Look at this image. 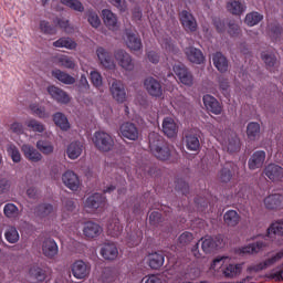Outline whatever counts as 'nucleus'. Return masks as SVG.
Instances as JSON below:
<instances>
[{
	"mask_svg": "<svg viewBox=\"0 0 283 283\" xmlns=\"http://www.w3.org/2000/svg\"><path fill=\"white\" fill-rule=\"evenodd\" d=\"M149 151L161 161H166L170 156L169 144L157 133H149Z\"/></svg>",
	"mask_w": 283,
	"mask_h": 283,
	"instance_id": "1",
	"label": "nucleus"
},
{
	"mask_svg": "<svg viewBox=\"0 0 283 283\" xmlns=\"http://www.w3.org/2000/svg\"><path fill=\"white\" fill-rule=\"evenodd\" d=\"M94 146L98 151L108 153L114 148V139L104 132L94 133Z\"/></svg>",
	"mask_w": 283,
	"mask_h": 283,
	"instance_id": "2",
	"label": "nucleus"
},
{
	"mask_svg": "<svg viewBox=\"0 0 283 283\" xmlns=\"http://www.w3.org/2000/svg\"><path fill=\"white\" fill-rule=\"evenodd\" d=\"M91 273V265L83 260H76L71 264V275L76 280H86Z\"/></svg>",
	"mask_w": 283,
	"mask_h": 283,
	"instance_id": "3",
	"label": "nucleus"
},
{
	"mask_svg": "<svg viewBox=\"0 0 283 283\" xmlns=\"http://www.w3.org/2000/svg\"><path fill=\"white\" fill-rule=\"evenodd\" d=\"M226 245L222 234H218L214 238L207 237L202 240L201 248L205 254H210L213 250L221 249Z\"/></svg>",
	"mask_w": 283,
	"mask_h": 283,
	"instance_id": "4",
	"label": "nucleus"
},
{
	"mask_svg": "<svg viewBox=\"0 0 283 283\" xmlns=\"http://www.w3.org/2000/svg\"><path fill=\"white\" fill-rule=\"evenodd\" d=\"M265 247H269V242H266L265 239H261L260 241H255L254 243L235 249V254L253 255V254H256V253L263 251V249H265Z\"/></svg>",
	"mask_w": 283,
	"mask_h": 283,
	"instance_id": "5",
	"label": "nucleus"
},
{
	"mask_svg": "<svg viewBox=\"0 0 283 283\" xmlns=\"http://www.w3.org/2000/svg\"><path fill=\"white\" fill-rule=\"evenodd\" d=\"M124 42L126 43V48L134 52L142 50V39L139 34L132 29L124 30Z\"/></svg>",
	"mask_w": 283,
	"mask_h": 283,
	"instance_id": "6",
	"label": "nucleus"
},
{
	"mask_svg": "<svg viewBox=\"0 0 283 283\" xmlns=\"http://www.w3.org/2000/svg\"><path fill=\"white\" fill-rule=\"evenodd\" d=\"M172 71L179 83L187 87L192 86V73H189L185 64L178 62L172 66Z\"/></svg>",
	"mask_w": 283,
	"mask_h": 283,
	"instance_id": "7",
	"label": "nucleus"
},
{
	"mask_svg": "<svg viewBox=\"0 0 283 283\" xmlns=\"http://www.w3.org/2000/svg\"><path fill=\"white\" fill-rule=\"evenodd\" d=\"M281 259H283V252L273 254V256L265 259L261 263H255L253 265L248 266V272L258 273L264 271L265 269H269L273 266V264H275L276 262L281 261Z\"/></svg>",
	"mask_w": 283,
	"mask_h": 283,
	"instance_id": "8",
	"label": "nucleus"
},
{
	"mask_svg": "<svg viewBox=\"0 0 283 283\" xmlns=\"http://www.w3.org/2000/svg\"><path fill=\"white\" fill-rule=\"evenodd\" d=\"M114 60H116V63L119 64V67H122L124 71H134V61L132 60V55H129V53H126V51L116 50V52L114 53Z\"/></svg>",
	"mask_w": 283,
	"mask_h": 283,
	"instance_id": "9",
	"label": "nucleus"
},
{
	"mask_svg": "<svg viewBox=\"0 0 283 283\" xmlns=\"http://www.w3.org/2000/svg\"><path fill=\"white\" fill-rule=\"evenodd\" d=\"M48 95H51V98L61 105H69V103H71V96L69 93H65V91L62 88L55 87L53 85L48 86Z\"/></svg>",
	"mask_w": 283,
	"mask_h": 283,
	"instance_id": "10",
	"label": "nucleus"
},
{
	"mask_svg": "<svg viewBox=\"0 0 283 283\" xmlns=\"http://www.w3.org/2000/svg\"><path fill=\"white\" fill-rule=\"evenodd\" d=\"M263 175H265V178H269V180L279 182L283 179V168L275 164H269V166H265L263 169Z\"/></svg>",
	"mask_w": 283,
	"mask_h": 283,
	"instance_id": "11",
	"label": "nucleus"
},
{
	"mask_svg": "<svg viewBox=\"0 0 283 283\" xmlns=\"http://www.w3.org/2000/svg\"><path fill=\"white\" fill-rule=\"evenodd\" d=\"M144 90H147V94L151 97H161V84H159V81L154 77H147L144 80Z\"/></svg>",
	"mask_w": 283,
	"mask_h": 283,
	"instance_id": "12",
	"label": "nucleus"
},
{
	"mask_svg": "<svg viewBox=\"0 0 283 283\" xmlns=\"http://www.w3.org/2000/svg\"><path fill=\"white\" fill-rule=\"evenodd\" d=\"M20 151H22V156L30 163H40V160H43V153L36 150L33 146L22 145Z\"/></svg>",
	"mask_w": 283,
	"mask_h": 283,
	"instance_id": "13",
	"label": "nucleus"
},
{
	"mask_svg": "<svg viewBox=\"0 0 283 283\" xmlns=\"http://www.w3.org/2000/svg\"><path fill=\"white\" fill-rule=\"evenodd\" d=\"M179 23L182 24V28L187 32L197 31V21L195 20L192 13H189L188 11H182L179 13Z\"/></svg>",
	"mask_w": 283,
	"mask_h": 283,
	"instance_id": "14",
	"label": "nucleus"
},
{
	"mask_svg": "<svg viewBox=\"0 0 283 283\" xmlns=\"http://www.w3.org/2000/svg\"><path fill=\"white\" fill-rule=\"evenodd\" d=\"M119 133L122 134V137L128 140L135 142L136 139H139V130L133 123L127 122L122 124Z\"/></svg>",
	"mask_w": 283,
	"mask_h": 283,
	"instance_id": "15",
	"label": "nucleus"
},
{
	"mask_svg": "<svg viewBox=\"0 0 283 283\" xmlns=\"http://www.w3.org/2000/svg\"><path fill=\"white\" fill-rule=\"evenodd\" d=\"M105 205L106 198L104 197V195L94 193L86 198L85 208L95 211L97 209L104 208Z\"/></svg>",
	"mask_w": 283,
	"mask_h": 283,
	"instance_id": "16",
	"label": "nucleus"
},
{
	"mask_svg": "<svg viewBox=\"0 0 283 283\" xmlns=\"http://www.w3.org/2000/svg\"><path fill=\"white\" fill-rule=\"evenodd\" d=\"M263 163H265V151L255 150L251 158L248 159V169L256 170L263 167Z\"/></svg>",
	"mask_w": 283,
	"mask_h": 283,
	"instance_id": "17",
	"label": "nucleus"
},
{
	"mask_svg": "<svg viewBox=\"0 0 283 283\" xmlns=\"http://www.w3.org/2000/svg\"><path fill=\"white\" fill-rule=\"evenodd\" d=\"M265 209L280 210L283 209V195L274 193L263 199Z\"/></svg>",
	"mask_w": 283,
	"mask_h": 283,
	"instance_id": "18",
	"label": "nucleus"
},
{
	"mask_svg": "<svg viewBox=\"0 0 283 283\" xmlns=\"http://www.w3.org/2000/svg\"><path fill=\"white\" fill-rule=\"evenodd\" d=\"M202 104L205 105V109H208L211 114L220 115V113H222V106H220L218 99L211 95H203Z\"/></svg>",
	"mask_w": 283,
	"mask_h": 283,
	"instance_id": "19",
	"label": "nucleus"
},
{
	"mask_svg": "<svg viewBox=\"0 0 283 283\" xmlns=\"http://www.w3.org/2000/svg\"><path fill=\"white\" fill-rule=\"evenodd\" d=\"M61 180L63 181V186H66V188H69L71 191L78 190V176L73 171L63 172Z\"/></svg>",
	"mask_w": 283,
	"mask_h": 283,
	"instance_id": "20",
	"label": "nucleus"
},
{
	"mask_svg": "<svg viewBox=\"0 0 283 283\" xmlns=\"http://www.w3.org/2000/svg\"><path fill=\"white\" fill-rule=\"evenodd\" d=\"M112 96L116 103H124L126 102V92L124 91V84L122 81L114 80L112 83Z\"/></svg>",
	"mask_w": 283,
	"mask_h": 283,
	"instance_id": "21",
	"label": "nucleus"
},
{
	"mask_svg": "<svg viewBox=\"0 0 283 283\" xmlns=\"http://www.w3.org/2000/svg\"><path fill=\"white\" fill-rule=\"evenodd\" d=\"M96 56L98 57V62L102 63L104 69L112 70L114 69V61H112V53H108L104 48L96 49Z\"/></svg>",
	"mask_w": 283,
	"mask_h": 283,
	"instance_id": "22",
	"label": "nucleus"
},
{
	"mask_svg": "<svg viewBox=\"0 0 283 283\" xmlns=\"http://www.w3.org/2000/svg\"><path fill=\"white\" fill-rule=\"evenodd\" d=\"M102 258L108 262H113L118 256V250L116 249V244L114 243H104L102 247V251H99Z\"/></svg>",
	"mask_w": 283,
	"mask_h": 283,
	"instance_id": "23",
	"label": "nucleus"
},
{
	"mask_svg": "<svg viewBox=\"0 0 283 283\" xmlns=\"http://www.w3.org/2000/svg\"><path fill=\"white\" fill-rule=\"evenodd\" d=\"M161 133H165V136L169 138L177 136V124L175 123V119L165 117V119L161 120Z\"/></svg>",
	"mask_w": 283,
	"mask_h": 283,
	"instance_id": "24",
	"label": "nucleus"
},
{
	"mask_svg": "<svg viewBox=\"0 0 283 283\" xmlns=\"http://www.w3.org/2000/svg\"><path fill=\"white\" fill-rule=\"evenodd\" d=\"M43 255L48 259H53L59 255V244L53 239H45L43 241Z\"/></svg>",
	"mask_w": 283,
	"mask_h": 283,
	"instance_id": "25",
	"label": "nucleus"
},
{
	"mask_svg": "<svg viewBox=\"0 0 283 283\" xmlns=\"http://www.w3.org/2000/svg\"><path fill=\"white\" fill-rule=\"evenodd\" d=\"M185 55L187 56V61H190L197 65L202 64V62L205 61V56H202V51L192 46L185 49Z\"/></svg>",
	"mask_w": 283,
	"mask_h": 283,
	"instance_id": "26",
	"label": "nucleus"
},
{
	"mask_svg": "<svg viewBox=\"0 0 283 283\" xmlns=\"http://www.w3.org/2000/svg\"><path fill=\"white\" fill-rule=\"evenodd\" d=\"M53 63L66 70L76 69V62H74L73 57L69 55H63V54L55 55V57H53Z\"/></svg>",
	"mask_w": 283,
	"mask_h": 283,
	"instance_id": "27",
	"label": "nucleus"
},
{
	"mask_svg": "<svg viewBox=\"0 0 283 283\" xmlns=\"http://www.w3.org/2000/svg\"><path fill=\"white\" fill-rule=\"evenodd\" d=\"M268 238L276 239L283 243V220H279V222L269 227Z\"/></svg>",
	"mask_w": 283,
	"mask_h": 283,
	"instance_id": "28",
	"label": "nucleus"
},
{
	"mask_svg": "<svg viewBox=\"0 0 283 283\" xmlns=\"http://www.w3.org/2000/svg\"><path fill=\"white\" fill-rule=\"evenodd\" d=\"M122 231L123 227L118 223V219L112 218V220H108V224L106 226V233L108 237L118 238L122 235Z\"/></svg>",
	"mask_w": 283,
	"mask_h": 283,
	"instance_id": "29",
	"label": "nucleus"
},
{
	"mask_svg": "<svg viewBox=\"0 0 283 283\" xmlns=\"http://www.w3.org/2000/svg\"><path fill=\"white\" fill-rule=\"evenodd\" d=\"M102 19L104 20V25H106L108 30L116 31V14H114L112 10H102Z\"/></svg>",
	"mask_w": 283,
	"mask_h": 283,
	"instance_id": "30",
	"label": "nucleus"
},
{
	"mask_svg": "<svg viewBox=\"0 0 283 283\" xmlns=\"http://www.w3.org/2000/svg\"><path fill=\"white\" fill-rule=\"evenodd\" d=\"M29 275H30V277L35 280V282L43 283L48 279V271L43 268L38 266V265H33L29 270Z\"/></svg>",
	"mask_w": 283,
	"mask_h": 283,
	"instance_id": "31",
	"label": "nucleus"
},
{
	"mask_svg": "<svg viewBox=\"0 0 283 283\" xmlns=\"http://www.w3.org/2000/svg\"><path fill=\"white\" fill-rule=\"evenodd\" d=\"M212 65H216V69L220 73L228 72V59L220 52L212 54Z\"/></svg>",
	"mask_w": 283,
	"mask_h": 283,
	"instance_id": "32",
	"label": "nucleus"
},
{
	"mask_svg": "<svg viewBox=\"0 0 283 283\" xmlns=\"http://www.w3.org/2000/svg\"><path fill=\"white\" fill-rule=\"evenodd\" d=\"M53 124L55 127L61 128L62 132H69V129H71L69 117H65L61 112L53 114Z\"/></svg>",
	"mask_w": 283,
	"mask_h": 283,
	"instance_id": "33",
	"label": "nucleus"
},
{
	"mask_svg": "<svg viewBox=\"0 0 283 283\" xmlns=\"http://www.w3.org/2000/svg\"><path fill=\"white\" fill-rule=\"evenodd\" d=\"M53 78L63 83V85H73L76 83V78L71 76L69 73H65L59 69L53 70L52 72Z\"/></svg>",
	"mask_w": 283,
	"mask_h": 283,
	"instance_id": "34",
	"label": "nucleus"
},
{
	"mask_svg": "<svg viewBox=\"0 0 283 283\" xmlns=\"http://www.w3.org/2000/svg\"><path fill=\"white\" fill-rule=\"evenodd\" d=\"M185 147L187 150L197 151L200 149V139H198L196 134L187 133L185 135Z\"/></svg>",
	"mask_w": 283,
	"mask_h": 283,
	"instance_id": "35",
	"label": "nucleus"
},
{
	"mask_svg": "<svg viewBox=\"0 0 283 283\" xmlns=\"http://www.w3.org/2000/svg\"><path fill=\"white\" fill-rule=\"evenodd\" d=\"M148 265L151 270H159L161 265H165V254H161L160 252L149 254Z\"/></svg>",
	"mask_w": 283,
	"mask_h": 283,
	"instance_id": "36",
	"label": "nucleus"
},
{
	"mask_svg": "<svg viewBox=\"0 0 283 283\" xmlns=\"http://www.w3.org/2000/svg\"><path fill=\"white\" fill-rule=\"evenodd\" d=\"M245 135L248 136V140H256L261 135V125L255 122L248 123Z\"/></svg>",
	"mask_w": 283,
	"mask_h": 283,
	"instance_id": "37",
	"label": "nucleus"
},
{
	"mask_svg": "<svg viewBox=\"0 0 283 283\" xmlns=\"http://www.w3.org/2000/svg\"><path fill=\"white\" fill-rule=\"evenodd\" d=\"M101 234V226L95 222H86L84 226V237L87 239H95Z\"/></svg>",
	"mask_w": 283,
	"mask_h": 283,
	"instance_id": "38",
	"label": "nucleus"
},
{
	"mask_svg": "<svg viewBox=\"0 0 283 283\" xmlns=\"http://www.w3.org/2000/svg\"><path fill=\"white\" fill-rule=\"evenodd\" d=\"M82 151L83 144H81V142H73L69 145V148L66 149V155L69 156V159L75 160L78 159Z\"/></svg>",
	"mask_w": 283,
	"mask_h": 283,
	"instance_id": "39",
	"label": "nucleus"
},
{
	"mask_svg": "<svg viewBox=\"0 0 283 283\" xmlns=\"http://www.w3.org/2000/svg\"><path fill=\"white\" fill-rule=\"evenodd\" d=\"M226 148L230 154L240 150V139L238 138V135H235V133H230V135H228V139L226 140Z\"/></svg>",
	"mask_w": 283,
	"mask_h": 283,
	"instance_id": "40",
	"label": "nucleus"
},
{
	"mask_svg": "<svg viewBox=\"0 0 283 283\" xmlns=\"http://www.w3.org/2000/svg\"><path fill=\"white\" fill-rule=\"evenodd\" d=\"M222 221L226 222V226L233 228L240 222V216L235 210H228L226 214H222Z\"/></svg>",
	"mask_w": 283,
	"mask_h": 283,
	"instance_id": "41",
	"label": "nucleus"
},
{
	"mask_svg": "<svg viewBox=\"0 0 283 283\" xmlns=\"http://www.w3.org/2000/svg\"><path fill=\"white\" fill-rule=\"evenodd\" d=\"M76 42L73 41L71 38H61L53 42V48L55 49L76 50Z\"/></svg>",
	"mask_w": 283,
	"mask_h": 283,
	"instance_id": "42",
	"label": "nucleus"
},
{
	"mask_svg": "<svg viewBox=\"0 0 283 283\" xmlns=\"http://www.w3.org/2000/svg\"><path fill=\"white\" fill-rule=\"evenodd\" d=\"M35 150L43 154V156H49L53 154V144L46 139H41L35 143Z\"/></svg>",
	"mask_w": 283,
	"mask_h": 283,
	"instance_id": "43",
	"label": "nucleus"
},
{
	"mask_svg": "<svg viewBox=\"0 0 283 283\" xmlns=\"http://www.w3.org/2000/svg\"><path fill=\"white\" fill-rule=\"evenodd\" d=\"M4 241L10 244L18 243V241H20V234L18 233V229L13 226H8V228L4 229Z\"/></svg>",
	"mask_w": 283,
	"mask_h": 283,
	"instance_id": "44",
	"label": "nucleus"
},
{
	"mask_svg": "<svg viewBox=\"0 0 283 283\" xmlns=\"http://www.w3.org/2000/svg\"><path fill=\"white\" fill-rule=\"evenodd\" d=\"M228 12L233 15H240L245 12V6L238 0H231L227 4Z\"/></svg>",
	"mask_w": 283,
	"mask_h": 283,
	"instance_id": "45",
	"label": "nucleus"
},
{
	"mask_svg": "<svg viewBox=\"0 0 283 283\" xmlns=\"http://www.w3.org/2000/svg\"><path fill=\"white\" fill-rule=\"evenodd\" d=\"M243 270L242 264H228L224 270H222V275L228 279H233L240 274V271Z\"/></svg>",
	"mask_w": 283,
	"mask_h": 283,
	"instance_id": "46",
	"label": "nucleus"
},
{
	"mask_svg": "<svg viewBox=\"0 0 283 283\" xmlns=\"http://www.w3.org/2000/svg\"><path fill=\"white\" fill-rule=\"evenodd\" d=\"M39 29H41V33L45 35H55L59 33L57 29L60 28L51 24V22H48L46 20H41V23H39Z\"/></svg>",
	"mask_w": 283,
	"mask_h": 283,
	"instance_id": "47",
	"label": "nucleus"
},
{
	"mask_svg": "<svg viewBox=\"0 0 283 283\" xmlns=\"http://www.w3.org/2000/svg\"><path fill=\"white\" fill-rule=\"evenodd\" d=\"M53 213V206L51 203H41L35 207V216L38 218H45Z\"/></svg>",
	"mask_w": 283,
	"mask_h": 283,
	"instance_id": "48",
	"label": "nucleus"
},
{
	"mask_svg": "<svg viewBox=\"0 0 283 283\" xmlns=\"http://www.w3.org/2000/svg\"><path fill=\"white\" fill-rule=\"evenodd\" d=\"M25 127L33 133L43 134L45 132V125L36 119H28V122H25Z\"/></svg>",
	"mask_w": 283,
	"mask_h": 283,
	"instance_id": "49",
	"label": "nucleus"
},
{
	"mask_svg": "<svg viewBox=\"0 0 283 283\" xmlns=\"http://www.w3.org/2000/svg\"><path fill=\"white\" fill-rule=\"evenodd\" d=\"M262 20H263V15L255 11L245 14V25L248 27H255L258 25V23H261Z\"/></svg>",
	"mask_w": 283,
	"mask_h": 283,
	"instance_id": "50",
	"label": "nucleus"
},
{
	"mask_svg": "<svg viewBox=\"0 0 283 283\" xmlns=\"http://www.w3.org/2000/svg\"><path fill=\"white\" fill-rule=\"evenodd\" d=\"M53 27L63 30V32L66 34H71V32H73V28H71V25L69 24V20L63 18L53 19Z\"/></svg>",
	"mask_w": 283,
	"mask_h": 283,
	"instance_id": "51",
	"label": "nucleus"
},
{
	"mask_svg": "<svg viewBox=\"0 0 283 283\" xmlns=\"http://www.w3.org/2000/svg\"><path fill=\"white\" fill-rule=\"evenodd\" d=\"M231 164H226L222 169H220V172L218 174V178L220 179V182L228 184L230 182V179L232 178V171L230 170Z\"/></svg>",
	"mask_w": 283,
	"mask_h": 283,
	"instance_id": "52",
	"label": "nucleus"
},
{
	"mask_svg": "<svg viewBox=\"0 0 283 283\" xmlns=\"http://www.w3.org/2000/svg\"><path fill=\"white\" fill-rule=\"evenodd\" d=\"M2 213L4 214V218L14 219L18 218L19 210L13 203H7L2 209Z\"/></svg>",
	"mask_w": 283,
	"mask_h": 283,
	"instance_id": "53",
	"label": "nucleus"
},
{
	"mask_svg": "<svg viewBox=\"0 0 283 283\" xmlns=\"http://www.w3.org/2000/svg\"><path fill=\"white\" fill-rule=\"evenodd\" d=\"M30 112H32L35 117L41 119L51 117V114H48V112H45V107L39 106L38 104L30 105Z\"/></svg>",
	"mask_w": 283,
	"mask_h": 283,
	"instance_id": "54",
	"label": "nucleus"
},
{
	"mask_svg": "<svg viewBox=\"0 0 283 283\" xmlns=\"http://www.w3.org/2000/svg\"><path fill=\"white\" fill-rule=\"evenodd\" d=\"M61 4L76 12H83V4L78 0H59Z\"/></svg>",
	"mask_w": 283,
	"mask_h": 283,
	"instance_id": "55",
	"label": "nucleus"
},
{
	"mask_svg": "<svg viewBox=\"0 0 283 283\" xmlns=\"http://www.w3.org/2000/svg\"><path fill=\"white\" fill-rule=\"evenodd\" d=\"M87 21L91 28L97 29L101 25V19H98V14L95 11L88 10L86 12Z\"/></svg>",
	"mask_w": 283,
	"mask_h": 283,
	"instance_id": "56",
	"label": "nucleus"
},
{
	"mask_svg": "<svg viewBox=\"0 0 283 283\" xmlns=\"http://www.w3.org/2000/svg\"><path fill=\"white\" fill-rule=\"evenodd\" d=\"M193 240V235L190 232H182V234H179V238H177V242L179 245L187 247L189 243H191Z\"/></svg>",
	"mask_w": 283,
	"mask_h": 283,
	"instance_id": "57",
	"label": "nucleus"
},
{
	"mask_svg": "<svg viewBox=\"0 0 283 283\" xmlns=\"http://www.w3.org/2000/svg\"><path fill=\"white\" fill-rule=\"evenodd\" d=\"M8 155L10 156V159H12V163H20V150H18V147L14 145L8 146Z\"/></svg>",
	"mask_w": 283,
	"mask_h": 283,
	"instance_id": "58",
	"label": "nucleus"
},
{
	"mask_svg": "<svg viewBox=\"0 0 283 283\" xmlns=\"http://www.w3.org/2000/svg\"><path fill=\"white\" fill-rule=\"evenodd\" d=\"M175 190L178 192H181L182 195L187 196V192L189 190V186L187 182H185L184 179H177L175 180Z\"/></svg>",
	"mask_w": 283,
	"mask_h": 283,
	"instance_id": "59",
	"label": "nucleus"
},
{
	"mask_svg": "<svg viewBox=\"0 0 283 283\" xmlns=\"http://www.w3.org/2000/svg\"><path fill=\"white\" fill-rule=\"evenodd\" d=\"M91 84L94 85V87L98 88L103 84V80H101V74L96 71H91L90 74Z\"/></svg>",
	"mask_w": 283,
	"mask_h": 283,
	"instance_id": "60",
	"label": "nucleus"
},
{
	"mask_svg": "<svg viewBox=\"0 0 283 283\" xmlns=\"http://www.w3.org/2000/svg\"><path fill=\"white\" fill-rule=\"evenodd\" d=\"M10 132L12 134H15V135L20 136L23 133H25V128H23L22 123H20V122H12V124H10Z\"/></svg>",
	"mask_w": 283,
	"mask_h": 283,
	"instance_id": "61",
	"label": "nucleus"
},
{
	"mask_svg": "<svg viewBox=\"0 0 283 283\" xmlns=\"http://www.w3.org/2000/svg\"><path fill=\"white\" fill-rule=\"evenodd\" d=\"M261 60L263 61V63H265V66L268 67H273V65L275 64V56L271 53H262Z\"/></svg>",
	"mask_w": 283,
	"mask_h": 283,
	"instance_id": "62",
	"label": "nucleus"
},
{
	"mask_svg": "<svg viewBox=\"0 0 283 283\" xmlns=\"http://www.w3.org/2000/svg\"><path fill=\"white\" fill-rule=\"evenodd\" d=\"M10 191V179L0 177V195L8 193Z\"/></svg>",
	"mask_w": 283,
	"mask_h": 283,
	"instance_id": "63",
	"label": "nucleus"
},
{
	"mask_svg": "<svg viewBox=\"0 0 283 283\" xmlns=\"http://www.w3.org/2000/svg\"><path fill=\"white\" fill-rule=\"evenodd\" d=\"M144 283H165V280L161 279V274H149L144 277Z\"/></svg>",
	"mask_w": 283,
	"mask_h": 283,
	"instance_id": "64",
	"label": "nucleus"
}]
</instances>
